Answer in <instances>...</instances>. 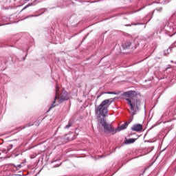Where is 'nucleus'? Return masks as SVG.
Masks as SVG:
<instances>
[{
    "label": "nucleus",
    "instance_id": "obj_14",
    "mask_svg": "<svg viewBox=\"0 0 176 176\" xmlns=\"http://www.w3.org/2000/svg\"><path fill=\"white\" fill-rule=\"evenodd\" d=\"M32 3H31V4H28V5H26L23 9H22V11L23 10H25V9H27V8H30V6H32Z\"/></svg>",
    "mask_w": 176,
    "mask_h": 176
},
{
    "label": "nucleus",
    "instance_id": "obj_12",
    "mask_svg": "<svg viewBox=\"0 0 176 176\" xmlns=\"http://www.w3.org/2000/svg\"><path fill=\"white\" fill-rule=\"evenodd\" d=\"M33 124H26L24 126H23L21 130H23V129H25V127H30V126H32Z\"/></svg>",
    "mask_w": 176,
    "mask_h": 176
},
{
    "label": "nucleus",
    "instance_id": "obj_19",
    "mask_svg": "<svg viewBox=\"0 0 176 176\" xmlns=\"http://www.w3.org/2000/svg\"><path fill=\"white\" fill-rule=\"evenodd\" d=\"M23 60H25V58H23Z\"/></svg>",
    "mask_w": 176,
    "mask_h": 176
},
{
    "label": "nucleus",
    "instance_id": "obj_10",
    "mask_svg": "<svg viewBox=\"0 0 176 176\" xmlns=\"http://www.w3.org/2000/svg\"><path fill=\"white\" fill-rule=\"evenodd\" d=\"M104 94H114L115 96H118V94H120V92L107 91V92H104Z\"/></svg>",
    "mask_w": 176,
    "mask_h": 176
},
{
    "label": "nucleus",
    "instance_id": "obj_4",
    "mask_svg": "<svg viewBox=\"0 0 176 176\" xmlns=\"http://www.w3.org/2000/svg\"><path fill=\"white\" fill-rule=\"evenodd\" d=\"M99 123L102 126L104 133H105V134H111V133H113V134H116V129L112 126V124L107 122L105 119L101 118L99 120Z\"/></svg>",
    "mask_w": 176,
    "mask_h": 176
},
{
    "label": "nucleus",
    "instance_id": "obj_9",
    "mask_svg": "<svg viewBox=\"0 0 176 176\" xmlns=\"http://www.w3.org/2000/svg\"><path fill=\"white\" fill-rule=\"evenodd\" d=\"M135 140L137 139L131 138V139L126 140L125 141V144H134V142H135Z\"/></svg>",
    "mask_w": 176,
    "mask_h": 176
},
{
    "label": "nucleus",
    "instance_id": "obj_18",
    "mask_svg": "<svg viewBox=\"0 0 176 176\" xmlns=\"http://www.w3.org/2000/svg\"><path fill=\"white\" fill-rule=\"evenodd\" d=\"M55 167H58V166L56 165V166H55Z\"/></svg>",
    "mask_w": 176,
    "mask_h": 176
},
{
    "label": "nucleus",
    "instance_id": "obj_6",
    "mask_svg": "<svg viewBox=\"0 0 176 176\" xmlns=\"http://www.w3.org/2000/svg\"><path fill=\"white\" fill-rule=\"evenodd\" d=\"M127 126H129V122H125L122 125L118 126L116 129V133H118L119 131H122V130H126L127 129Z\"/></svg>",
    "mask_w": 176,
    "mask_h": 176
},
{
    "label": "nucleus",
    "instance_id": "obj_5",
    "mask_svg": "<svg viewBox=\"0 0 176 176\" xmlns=\"http://www.w3.org/2000/svg\"><path fill=\"white\" fill-rule=\"evenodd\" d=\"M132 131H141L142 130V124H135L131 127Z\"/></svg>",
    "mask_w": 176,
    "mask_h": 176
},
{
    "label": "nucleus",
    "instance_id": "obj_11",
    "mask_svg": "<svg viewBox=\"0 0 176 176\" xmlns=\"http://www.w3.org/2000/svg\"><path fill=\"white\" fill-rule=\"evenodd\" d=\"M73 124L74 122L72 121H69L68 124L65 126V129H69V127H72Z\"/></svg>",
    "mask_w": 176,
    "mask_h": 176
},
{
    "label": "nucleus",
    "instance_id": "obj_13",
    "mask_svg": "<svg viewBox=\"0 0 176 176\" xmlns=\"http://www.w3.org/2000/svg\"><path fill=\"white\" fill-rule=\"evenodd\" d=\"M32 3H31V4H28V5H26L23 9H22V11L23 10H25V9H27V8H30V6H32Z\"/></svg>",
    "mask_w": 176,
    "mask_h": 176
},
{
    "label": "nucleus",
    "instance_id": "obj_15",
    "mask_svg": "<svg viewBox=\"0 0 176 176\" xmlns=\"http://www.w3.org/2000/svg\"><path fill=\"white\" fill-rule=\"evenodd\" d=\"M12 148H13V144H10V145L7 147V151H8V152H9V151H10V149H12Z\"/></svg>",
    "mask_w": 176,
    "mask_h": 176
},
{
    "label": "nucleus",
    "instance_id": "obj_22",
    "mask_svg": "<svg viewBox=\"0 0 176 176\" xmlns=\"http://www.w3.org/2000/svg\"><path fill=\"white\" fill-rule=\"evenodd\" d=\"M0 155H1V153H0Z\"/></svg>",
    "mask_w": 176,
    "mask_h": 176
},
{
    "label": "nucleus",
    "instance_id": "obj_8",
    "mask_svg": "<svg viewBox=\"0 0 176 176\" xmlns=\"http://www.w3.org/2000/svg\"><path fill=\"white\" fill-rule=\"evenodd\" d=\"M173 47H176V41L170 46V47H169L166 51H165L164 56H167V52H171V49H173Z\"/></svg>",
    "mask_w": 176,
    "mask_h": 176
},
{
    "label": "nucleus",
    "instance_id": "obj_7",
    "mask_svg": "<svg viewBox=\"0 0 176 176\" xmlns=\"http://www.w3.org/2000/svg\"><path fill=\"white\" fill-rule=\"evenodd\" d=\"M131 46V43L130 41H126L122 43V47L124 50H128V49H130V47Z\"/></svg>",
    "mask_w": 176,
    "mask_h": 176
},
{
    "label": "nucleus",
    "instance_id": "obj_16",
    "mask_svg": "<svg viewBox=\"0 0 176 176\" xmlns=\"http://www.w3.org/2000/svg\"><path fill=\"white\" fill-rule=\"evenodd\" d=\"M1 152H3V153H5V152H8V148L2 149Z\"/></svg>",
    "mask_w": 176,
    "mask_h": 176
},
{
    "label": "nucleus",
    "instance_id": "obj_21",
    "mask_svg": "<svg viewBox=\"0 0 176 176\" xmlns=\"http://www.w3.org/2000/svg\"><path fill=\"white\" fill-rule=\"evenodd\" d=\"M1 25H0V27H1Z\"/></svg>",
    "mask_w": 176,
    "mask_h": 176
},
{
    "label": "nucleus",
    "instance_id": "obj_1",
    "mask_svg": "<svg viewBox=\"0 0 176 176\" xmlns=\"http://www.w3.org/2000/svg\"><path fill=\"white\" fill-rule=\"evenodd\" d=\"M124 100L127 101V104L130 108L129 111L131 116L129 117V120L126 123H131L133 122V119H134V115L137 113V111H140V105H141V101L140 99L137 98V93L135 91H129L122 94Z\"/></svg>",
    "mask_w": 176,
    "mask_h": 176
},
{
    "label": "nucleus",
    "instance_id": "obj_17",
    "mask_svg": "<svg viewBox=\"0 0 176 176\" xmlns=\"http://www.w3.org/2000/svg\"><path fill=\"white\" fill-rule=\"evenodd\" d=\"M162 10H163V8H161L159 9V12H162Z\"/></svg>",
    "mask_w": 176,
    "mask_h": 176
},
{
    "label": "nucleus",
    "instance_id": "obj_2",
    "mask_svg": "<svg viewBox=\"0 0 176 176\" xmlns=\"http://www.w3.org/2000/svg\"><path fill=\"white\" fill-rule=\"evenodd\" d=\"M113 101H115V99L113 98L106 99L98 106H96L95 113L97 115L98 118H100V116L105 118V116L108 115V108H109V105H111Z\"/></svg>",
    "mask_w": 176,
    "mask_h": 176
},
{
    "label": "nucleus",
    "instance_id": "obj_3",
    "mask_svg": "<svg viewBox=\"0 0 176 176\" xmlns=\"http://www.w3.org/2000/svg\"><path fill=\"white\" fill-rule=\"evenodd\" d=\"M59 91H60V88L56 85V92H55L56 96L54 98V100L52 106L50 107L49 111H50V109H52V108H54V107H56V105H58V104H61V102H64V101H67V100H68V98H69L68 92H67V91L63 89L60 94Z\"/></svg>",
    "mask_w": 176,
    "mask_h": 176
},
{
    "label": "nucleus",
    "instance_id": "obj_20",
    "mask_svg": "<svg viewBox=\"0 0 176 176\" xmlns=\"http://www.w3.org/2000/svg\"><path fill=\"white\" fill-rule=\"evenodd\" d=\"M25 1H30V0H25Z\"/></svg>",
    "mask_w": 176,
    "mask_h": 176
}]
</instances>
